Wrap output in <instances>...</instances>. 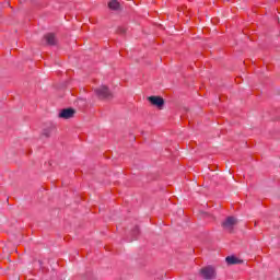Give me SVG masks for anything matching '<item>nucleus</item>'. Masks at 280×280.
I'll return each mask as SVG.
<instances>
[{
	"instance_id": "4",
	"label": "nucleus",
	"mask_w": 280,
	"mask_h": 280,
	"mask_svg": "<svg viewBox=\"0 0 280 280\" xmlns=\"http://www.w3.org/2000/svg\"><path fill=\"white\" fill-rule=\"evenodd\" d=\"M150 104L153 106H156L158 108H163L165 101H163V97L161 96H150L149 97Z\"/></svg>"
},
{
	"instance_id": "6",
	"label": "nucleus",
	"mask_w": 280,
	"mask_h": 280,
	"mask_svg": "<svg viewBox=\"0 0 280 280\" xmlns=\"http://www.w3.org/2000/svg\"><path fill=\"white\" fill-rule=\"evenodd\" d=\"M45 38H46V43H47V45H56V43H57V39H56V35H54V34H47L46 36H45Z\"/></svg>"
},
{
	"instance_id": "3",
	"label": "nucleus",
	"mask_w": 280,
	"mask_h": 280,
	"mask_svg": "<svg viewBox=\"0 0 280 280\" xmlns=\"http://www.w3.org/2000/svg\"><path fill=\"white\" fill-rule=\"evenodd\" d=\"M235 224H237V219H235V217H228L223 221L222 226L224 231H229L231 233V231H233V229L235 228Z\"/></svg>"
},
{
	"instance_id": "10",
	"label": "nucleus",
	"mask_w": 280,
	"mask_h": 280,
	"mask_svg": "<svg viewBox=\"0 0 280 280\" xmlns=\"http://www.w3.org/2000/svg\"><path fill=\"white\" fill-rule=\"evenodd\" d=\"M52 130H54V128L45 129V130H44L45 137H51V131H52Z\"/></svg>"
},
{
	"instance_id": "2",
	"label": "nucleus",
	"mask_w": 280,
	"mask_h": 280,
	"mask_svg": "<svg viewBox=\"0 0 280 280\" xmlns=\"http://www.w3.org/2000/svg\"><path fill=\"white\" fill-rule=\"evenodd\" d=\"M95 93L97 97H100L101 100H110V97H113L110 90H108L106 85H102L101 88H97L95 90Z\"/></svg>"
},
{
	"instance_id": "8",
	"label": "nucleus",
	"mask_w": 280,
	"mask_h": 280,
	"mask_svg": "<svg viewBox=\"0 0 280 280\" xmlns=\"http://www.w3.org/2000/svg\"><path fill=\"white\" fill-rule=\"evenodd\" d=\"M226 264H229L230 266H233V264H237V259L234 256H228L225 258Z\"/></svg>"
},
{
	"instance_id": "9",
	"label": "nucleus",
	"mask_w": 280,
	"mask_h": 280,
	"mask_svg": "<svg viewBox=\"0 0 280 280\" xmlns=\"http://www.w3.org/2000/svg\"><path fill=\"white\" fill-rule=\"evenodd\" d=\"M132 240H137V235H139V226H135L131 231ZM132 240H129V242H132Z\"/></svg>"
},
{
	"instance_id": "1",
	"label": "nucleus",
	"mask_w": 280,
	"mask_h": 280,
	"mask_svg": "<svg viewBox=\"0 0 280 280\" xmlns=\"http://www.w3.org/2000/svg\"><path fill=\"white\" fill-rule=\"evenodd\" d=\"M200 275L202 279H206V280L215 279V268H213V266L203 267L200 270Z\"/></svg>"
},
{
	"instance_id": "7",
	"label": "nucleus",
	"mask_w": 280,
	"mask_h": 280,
	"mask_svg": "<svg viewBox=\"0 0 280 280\" xmlns=\"http://www.w3.org/2000/svg\"><path fill=\"white\" fill-rule=\"evenodd\" d=\"M110 10H119V2L117 0H112L108 3Z\"/></svg>"
},
{
	"instance_id": "5",
	"label": "nucleus",
	"mask_w": 280,
	"mask_h": 280,
	"mask_svg": "<svg viewBox=\"0 0 280 280\" xmlns=\"http://www.w3.org/2000/svg\"><path fill=\"white\" fill-rule=\"evenodd\" d=\"M73 115H75V110H73V108H66L59 113V117L61 119H71Z\"/></svg>"
},
{
	"instance_id": "11",
	"label": "nucleus",
	"mask_w": 280,
	"mask_h": 280,
	"mask_svg": "<svg viewBox=\"0 0 280 280\" xmlns=\"http://www.w3.org/2000/svg\"><path fill=\"white\" fill-rule=\"evenodd\" d=\"M38 264H39V268H40V270L43 271V272H45V261H43V260H38Z\"/></svg>"
}]
</instances>
